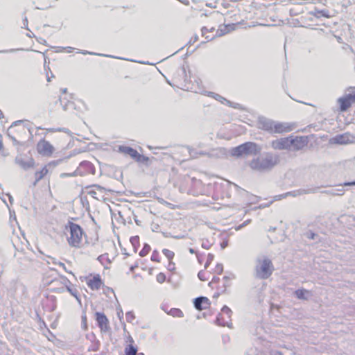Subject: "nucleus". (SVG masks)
<instances>
[{
    "label": "nucleus",
    "mask_w": 355,
    "mask_h": 355,
    "mask_svg": "<svg viewBox=\"0 0 355 355\" xmlns=\"http://www.w3.org/2000/svg\"><path fill=\"white\" fill-rule=\"evenodd\" d=\"M279 162V157L277 155L268 153L253 159L250 162V166L253 170L264 172L271 170Z\"/></svg>",
    "instance_id": "obj_1"
},
{
    "label": "nucleus",
    "mask_w": 355,
    "mask_h": 355,
    "mask_svg": "<svg viewBox=\"0 0 355 355\" xmlns=\"http://www.w3.org/2000/svg\"><path fill=\"white\" fill-rule=\"evenodd\" d=\"M274 266L272 261L266 256H261L256 259L254 268L255 277L260 279H266L272 274Z\"/></svg>",
    "instance_id": "obj_2"
},
{
    "label": "nucleus",
    "mask_w": 355,
    "mask_h": 355,
    "mask_svg": "<svg viewBox=\"0 0 355 355\" xmlns=\"http://www.w3.org/2000/svg\"><path fill=\"white\" fill-rule=\"evenodd\" d=\"M261 148L254 142H245L236 147L232 148L230 153L234 157L255 155L260 153Z\"/></svg>",
    "instance_id": "obj_3"
},
{
    "label": "nucleus",
    "mask_w": 355,
    "mask_h": 355,
    "mask_svg": "<svg viewBox=\"0 0 355 355\" xmlns=\"http://www.w3.org/2000/svg\"><path fill=\"white\" fill-rule=\"evenodd\" d=\"M69 229L70 232V236L68 238L69 244L72 247L79 248L83 234V229L73 223H69Z\"/></svg>",
    "instance_id": "obj_4"
},
{
    "label": "nucleus",
    "mask_w": 355,
    "mask_h": 355,
    "mask_svg": "<svg viewBox=\"0 0 355 355\" xmlns=\"http://www.w3.org/2000/svg\"><path fill=\"white\" fill-rule=\"evenodd\" d=\"M232 313V310L228 306H224L221 309V313L216 318L217 324L220 326L231 327Z\"/></svg>",
    "instance_id": "obj_5"
},
{
    "label": "nucleus",
    "mask_w": 355,
    "mask_h": 355,
    "mask_svg": "<svg viewBox=\"0 0 355 355\" xmlns=\"http://www.w3.org/2000/svg\"><path fill=\"white\" fill-rule=\"evenodd\" d=\"M354 137L349 133L337 135L329 139L331 144L345 145L354 142Z\"/></svg>",
    "instance_id": "obj_6"
},
{
    "label": "nucleus",
    "mask_w": 355,
    "mask_h": 355,
    "mask_svg": "<svg viewBox=\"0 0 355 355\" xmlns=\"http://www.w3.org/2000/svg\"><path fill=\"white\" fill-rule=\"evenodd\" d=\"M291 150H299L302 149L308 144L307 137L304 136H290Z\"/></svg>",
    "instance_id": "obj_7"
},
{
    "label": "nucleus",
    "mask_w": 355,
    "mask_h": 355,
    "mask_svg": "<svg viewBox=\"0 0 355 355\" xmlns=\"http://www.w3.org/2000/svg\"><path fill=\"white\" fill-rule=\"evenodd\" d=\"M37 152L43 156H51L54 150L53 146L47 141L42 139L37 145Z\"/></svg>",
    "instance_id": "obj_8"
},
{
    "label": "nucleus",
    "mask_w": 355,
    "mask_h": 355,
    "mask_svg": "<svg viewBox=\"0 0 355 355\" xmlns=\"http://www.w3.org/2000/svg\"><path fill=\"white\" fill-rule=\"evenodd\" d=\"M290 137L274 140L271 142V146L276 150H291Z\"/></svg>",
    "instance_id": "obj_9"
},
{
    "label": "nucleus",
    "mask_w": 355,
    "mask_h": 355,
    "mask_svg": "<svg viewBox=\"0 0 355 355\" xmlns=\"http://www.w3.org/2000/svg\"><path fill=\"white\" fill-rule=\"evenodd\" d=\"M15 162L24 170L33 168L35 165V161L33 158L25 159L21 156H17L15 158Z\"/></svg>",
    "instance_id": "obj_10"
},
{
    "label": "nucleus",
    "mask_w": 355,
    "mask_h": 355,
    "mask_svg": "<svg viewBox=\"0 0 355 355\" xmlns=\"http://www.w3.org/2000/svg\"><path fill=\"white\" fill-rule=\"evenodd\" d=\"M96 320L102 331H107L110 329L109 321L104 313L96 312Z\"/></svg>",
    "instance_id": "obj_11"
},
{
    "label": "nucleus",
    "mask_w": 355,
    "mask_h": 355,
    "mask_svg": "<svg viewBox=\"0 0 355 355\" xmlns=\"http://www.w3.org/2000/svg\"><path fill=\"white\" fill-rule=\"evenodd\" d=\"M272 133L282 134L293 130V126L288 123L275 121Z\"/></svg>",
    "instance_id": "obj_12"
},
{
    "label": "nucleus",
    "mask_w": 355,
    "mask_h": 355,
    "mask_svg": "<svg viewBox=\"0 0 355 355\" xmlns=\"http://www.w3.org/2000/svg\"><path fill=\"white\" fill-rule=\"evenodd\" d=\"M258 124L259 128L266 130L270 133H272L275 121L262 117L259 118Z\"/></svg>",
    "instance_id": "obj_13"
},
{
    "label": "nucleus",
    "mask_w": 355,
    "mask_h": 355,
    "mask_svg": "<svg viewBox=\"0 0 355 355\" xmlns=\"http://www.w3.org/2000/svg\"><path fill=\"white\" fill-rule=\"evenodd\" d=\"M209 300L206 297H198L194 299L193 305L197 310L201 311L209 307Z\"/></svg>",
    "instance_id": "obj_14"
},
{
    "label": "nucleus",
    "mask_w": 355,
    "mask_h": 355,
    "mask_svg": "<svg viewBox=\"0 0 355 355\" xmlns=\"http://www.w3.org/2000/svg\"><path fill=\"white\" fill-rule=\"evenodd\" d=\"M119 150L125 155H130L132 158L136 159L137 161H140L141 159V155H139L135 149L131 147L121 146L119 147Z\"/></svg>",
    "instance_id": "obj_15"
},
{
    "label": "nucleus",
    "mask_w": 355,
    "mask_h": 355,
    "mask_svg": "<svg viewBox=\"0 0 355 355\" xmlns=\"http://www.w3.org/2000/svg\"><path fill=\"white\" fill-rule=\"evenodd\" d=\"M318 188H310L307 189H301L285 193V196L296 197L304 194L314 193H316Z\"/></svg>",
    "instance_id": "obj_16"
},
{
    "label": "nucleus",
    "mask_w": 355,
    "mask_h": 355,
    "mask_svg": "<svg viewBox=\"0 0 355 355\" xmlns=\"http://www.w3.org/2000/svg\"><path fill=\"white\" fill-rule=\"evenodd\" d=\"M102 284L103 283L99 275L94 276L87 282L88 286L92 290H98Z\"/></svg>",
    "instance_id": "obj_17"
},
{
    "label": "nucleus",
    "mask_w": 355,
    "mask_h": 355,
    "mask_svg": "<svg viewBox=\"0 0 355 355\" xmlns=\"http://www.w3.org/2000/svg\"><path fill=\"white\" fill-rule=\"evenodd\" d=\"M205 94L208 96H211L212 98H215L216 100L221 102L223 104L226 103L231 107H237L236 106L233 105L232 102H230V101H228L227 99H226L225 98L223 97L222 96H220L218 94H216V93H214L211 92H205Z\"/></svg>",
    "instance_id": "obj_18"
},
{
    "label": "nucleus",
    "mask_w": 355,
    "mask_h": 355,
    "mask_svg": "<svg viewBox=\"0 0 355 355\" xmlns=\"http://www.w3.org/2000/svg\"><path fill=\"white\" fill-rule=\"evenodd\" d=\"M49 173V170L46 166H44L40 171L35 173V180L33 182V186H35L37 182L41 180L44 176Z\"/></svg>",
    "instance_id": "obj_19"
},
{
    "label": "nucleus",
    "mask_w": 355,
    "mask_h": 355,
    "mask_svg": "<svg viewBox=\"0 0 355 355\" xmlns=\"http://www.w3.org/2000/svg\"><path fill=\"white\" fill-rule=\"evenodd\" d=\"M338 103L340 105V110L342 112L346 111L352 105V103L344 96L339 98Z\"/></svg>",
    "instance_id": "obj_20"
},
{
    "label": "nucleus",
    "mask_w": 355,
    "mask_h": 355,
    "mask_svg": "<svg viewBox=\"0 0 355 355\" xmlns=\"http://www.w3.org/2000/svg\"><path fill=\"white\" fill-rule=\"evenodd\" d=\"M341 185L342 184L340 185V187H341L340 188L331 190H325L323 191L322 193L330 196H343L345 193V190L343 188V186Z\"/></svg>",
    "instance_id": "obj_21"
},
{
    "label": "nucleus",
    "mask_w": 355,
    "mask_h": 355,
    "mask_svg": "<svg viewBox=\"0 0 355 355\" xmlns=\"http://www.w3.org/2000/svg\"><path fill=\"white\" fill-rule=\"evenodd\" d=\"M309 293V291L305 289H297L295 291V296L300 300H307Z\"/></svg>",
    "instance_id": "obj_22"
},
{
    "label": "nucleus",
    "mask_w": 355,
    "mask_h": 355,
    "mask_svg": "<svg viewBox=\"0 0 355 355\" xmlns=\"http://www.w3.org/2000/svg\"><path fill=\"white\" fill-rule=\"evenodd\" d=\"M166 313L173 317L182 318L184 316L183 312L180 309L176 308H172Z\"/></svg>",
    "instance_id": "obj_23"
},
{
    "label": "nucleus",
    "mask_w": 355,
    "mask_h": 355,
    "mask_svg": "<svg viewBox=\"0 0 355 355\" xmlns=\"http://www.w3.org/2000/svg\"><path fill=\"white\" fill-rule=\"evenodd\" d=\"M137 347L133 346L132 344L128 345L125 348V354L124 355H137Z\"/></svg>",
    "instance_id": "obj_24"
},
{
    "label": "nucleus",
    "mask_w": 355,
    "mask_h": 355,
    "mask_svg": "<svg viewBox=\"0 0 355 355\" xmlns=\"http://www.w3.org/2000/svg\"><path fill=\"white\" fill-rule=\"evenodd\" d=\"M67 291L71 295H73V297H75V298L76 299V300L78 301V302L81 304V300L80 299V297H78V290L76 288H71L70 286H67Z\"/></svg>",
    "instance_id": "obj_25"
},
{
    "label": "nucleus",
    "mask_w": 355,
    "mask_h": 355,
    "mask_svg": "<svg viewBox=\"0 0 355 355\" xmlns=\"http://www.w3.org/2000/svg\"><path fill=\"white\" fill-rule=\"evenodd\" d=\"M23 123V121H15L14 123H12V124L11 125V126L8 128V135L10 137V139H12V141H13V143L15 144H17V141L16 140V139L14 137H11L10 135V132L12 130V129L14 128V127H15L16 125H19V124H21Z\"/></svg>",
    "instance_id": "obj_26"
},
{
    "label": "nucleus",
    "mask_w": 355,
    "mask_h": 355,
    "mask_svg": "<svg viewBox=\"0 0 355 355\" xmlns=\"http://www.w3.org/2000/svg\"><path fill=\"white\" fill-rule=\"evenodd\" d=\"M80 53L83 54V55L90 54V55H98V56L111 57V58H117V59H122L121 58H119V57H114V56H112V55L102 54V53H92V52H89V51H81Z\"/></svg>",
    "instance_id": "obj_27"
},
{
    "label": "nucleus",
    "mask_w": 355,
    "mask_h": 355,
    "mask_svg": "<svg viewBox=\"0 0 355 355\" xmlns=\"http://www.w3.org/2000/svg\"><path fill=\"white\" fill-rule=\"evenodd\" d=\"M150 250V246L148 244H145L144 248H142V250L140 251L139 255L142 257H145L146 255H147L148 254Z\"/></svg>",
    "instance_id": "obj_28"
},
{
    "label": "nucleus",
    "mask_w": 355,
    "mask_h": 355,
    "mask_svg": "<svg viewBox=\"0 0 355 355\" xmlns=\"http://www.w3.org/2000/svg\"><path fill=\"white\" fill-rule=\"evenodd\" d=\"M189 155L192 158H197L198 155H205V153L204 152H197L196 150L193 149H189Z\"/></svg>",
    "instance_id": "obj_29"
},
{
    "label": "nucleus",
    "mask_w": 355,
    "mask_h": 355,
    "mask_svg": "<svg viewBox=\"0 0 355 355\" xmlns=\"http://www.w3.org/2000/svg\"><path fill=\"white\" fill-rule=\"evenodd\" d=\"M345 98H346L348 101H349L352 103H355V92H352L348 94H346L343 96Z\"/></svg>",
    "instance_id": "obj_30"
},
{
    "label": "nucleus",
    "mask_w": 355,
    "mask_h": 355,
    "mask_svg": "<svg viewBox=\"0 0 355 355\" xmlns=\"http://www.w3.org/2000/svg\"><path fill=\"white\" fill-rule=\"evenodd\" d=\"M163 254L168 258V259L171 260L174 257V252L168 250V249H164L163 250Z\"/></svg>",
    "instance_id": "obj_31"
},
{
    "label": "nucleus",
    "mask_w": 355,
    "mask_h": 355,
    "mask_svg": "<svg viewBox=\"0 0 355 355\" xmlns=\"http://www.w3.org/2000/svg\"><path fill=\"white\" fill-rule=\"evenodd\" d=\"M135 316L132 311H128L125 314V319L128 322H132V321L135 320Z\"/></svg>",
    "instance_id": "obj_32"
},
{
    "label": "nucleus",
    "mask_w": 355,
    "mask_h": 355,
    "mask_svg": "<svg viewBox=\"0 0 355 355\" xmlns=\"http://www.w3.org/2000/svg\"><path fill=\"white\" fill-rule=\"evenodd\" d=\"M156 279L159 283H163L166 280V275L164 273L160 272L157 275Z\"/></svg>",
    "instance_id": "obj_33"
},
{
    "label": "nucleus",
    "mask_w": 355,
    "mask_h": 355,
    "mask_svg": "<svg viewBox=\"0 0 355 355\" xmlns=\"http://www.w3.org/2000/svg\"><path fill=\"white\" fill-rule=\"evenodd\" d=\"M214 256L212 254H209L207 256V259L205 265V268H207L210 263L213 261Z\"/></svg>",
    "instance_id": "obj_34"
},
{
    "label": "nucleus",
    "mask_w": 355,
    "mask_h": 355,
    "mask_svg": "<svg viewBox=\"0 0 355 355\" xmlns=\"http://www.w3.org/2000/svg\"><path fill=\"white\" fill-rule=\"evenodd\" d=\"M158 257H159V254L158 252L155 250L153 254H152V256H151V260L153 261H157V262H159V260L158 259Z\"/></svg>",
    "instance_id": "obj_35"
},
{
    "label": "nucleus",
    "mask_w": 355,
    "mask_h": 355,
    "mask_svg": "<svg viewBox=\"0 0 355 355\" xmlns=\"http://www.w3.org/2000/svg\"><path fill=\"white\" fill-rule=\"evenodd\" d=\"M216 272L221 274L223 271V266L221 263H218L216 266Z\"/></svg>",
    "instance_id": "obj_36"
},
{
    "label": "nucleus",
    "mask_w": 355,
    "mask_h": 355,
    "mask_svg": "<svg viewBox=\"0 0 355 355\" xmlns=\"http://www.w3.org/2000/svg\"><path fill=\"white\" fill-rule=\"evenodd\" d=\"M198 278L201 281H205L207 279L205 278V273L203 270H200L198 274Z\"/></svg>",
    "instance_id": "obj_37"
},
{
    "label": "nucleus",
    "mask_w": 355,
    "mask_h": 355,
    "mask_svg": "<svg viewBox=\"0 0 355 355\" xmlns=\"http://www.w3.org/2000/svg\"><path fill=\"white\" fill-rule=\"evenodd\" d=\"M81 320H82V324L84 327V329H86L87 328V316L85 314L82 315Z\"/></svg>",
    "instance_id": "obj_38"
},
{
    "label": "nucleus",
    "mask_w": 355,
    "mask_h": 355,
    "mask_svg": "<svg viewBox=\"0 0 355 355\" xmlns=\"http://www.w3.org/2000/svg\"><path fill=\"white\" fill-rule=\"evenodd\" d=\"M53 263L58 265L59 266L62 267L65 271H67L66 267L64 263L60 262V261H56L55 259H53Z\"/></svg>",
    "instance_id": "obj_39"
},
{
    "label": "nucleus",
    "mask_w": 355,
    "mask_h": 355,
    "mask_svg": "<svg viewBox=\"0 0 355 355\" xmlns=\"http://www.w3.org/2000/svg\"><path fill=\"white\" fill-rule=\"evenodd\" d=\"M286 197H287V196H285V193H284V194H282V195L275 196L274 197V200H282L283 198H285Z\"/></svg>",
    "instance_id": "obj_40"
},
{
    "label": "nucleus",
    "mask_w": 355,
    "mask_h": 355,
    "mask_svg": "<svg viewBox=\"0 0 355 355\" xmlns=\"http://www.w3.org/2000/svg\"><path fill=\"white\" fill-rule=\"evenodd\" d=\"M270 355H283V354L277 350H271L270 352Z\"/></svg>",
    "instance_id": "obj_41"
},
{
    "label": "nucleus",
    "mask_w": 355,
    "mask_h": 355,
    "mask_svg": "<svg viewBox=\"0 0 355 355\" xmlns=\"http://www.w3.org/2000/svg\"><path fill=\"white\" fill-rule=\"evenodd\" d=\"M341 186H355V180L352 182H346L343 183Z\"/></svg>",
    "instance_id": "obj_42"
},
{
    "label": "nucleus",
    "mask_w": 355,
    "mask_h": 355,
    "mask_svg": "<svg viewBox=\"0 0 355 355\" xmlns=\"http://www.w3.org/2000/svg\"><path fill=\"white\" fill-rule=\"evenodd\" d=\"M198 35H195V36L193 37V38H191V39L190 40V41L189 42V44H190V45H191V44H193L194 42H196L198 40Z\"/></svg>",
    "instance_id": "obj_43"
},
{
    "label": "nucleus",
    "mask_w": 355,
    "mask_h": 355,
    "mask_svg": "<svg viewBox=\"0 0 355 355\" xmlns=\"http://www.w3.org/2000/svg\"><path fill=\"white\" fill-rule=\"evenodd\" d=\"M126 342H129L130 344H132V345L134 343V340H133V338H132V336L130 335H128V336L127 337Z\"/></svg>",
    "instance_id": "obj_44"
},
{
    "label": "nucleus",
    "mask_w": 355,
    "mask_h": 355,
    "mask_svg": "<svg viewBox=\"0 0 355 355\" xmlns=\"http://www.w3.org/2000/svg\"><path fill=\"white\" fill-rule=\"evenodd\" d=\"M16 49H10V50H3V51H0V53H12V52H14L15 51Z\"/></svg>",
    "instance_id": "obj_45"
},
{
    "label": "nucleus",
    "mask_w": 355,
    "mask_h": 355,
    "mask_svg": "<svg viewBox=\"0 0 355 355\" xmlns=\"http://www.w3.org/2000/svg\"><path fill=\"white\" fill-rule=\"evenodd\" d=\"M245 227V226L243 225V223H242V224H241V225H239L236 226V227H235V230H236V231H238V230H241V229H242L243 227Z\"/></svg>",
    "instance_id": "obj_46"
},
{
    "label": "nucleus",
    "mask_w": 355,
    "mask_h": 355,
    "mask_svg": "<svg viewBox=\"0 0 355 355\" xmlns=\"http://www.w3.org/2000/svg\"><path fill=\"white\" fill-rule=\"evenodd\" d=\"M28 26V19L26 17L24 20V23H23V28H26V26Z\"/></svg>",
    "instance_id": "obj_47"
},
{
    "label": "nucleus",
    "mask_w": 355,
    "mask_h": 355,
    "mask_svg": "<svg viewBox=\"0 0 355 355\" xmlns=\"http://www.w3.org/2000/svg\"><path fill=\"white\" fill-rule=\"evenodd\" d=\"M9 198V201L12 204L13 202V198L12 197V196L10 194V193H7L6 194Z\"/></svg>",
    "instance_id": "obj_48"
},
{
    "label": "nucleus",
    "mask_w": 355,
    "mask_h": 355,
    "mask_svg": "<svg viewBox=\"0 0 355 355\" xmlns=\"http://www.w3.org/2000/svg\"><path fill=\"white\" fill-rule=\"evenodd\" d=\"M117 314H118V317H119V319L121 320V318H122V316H123V313L122 310H120V311H119V312L117 313Z\"/></svg>",
    "instance_id": "obj_49"
},
{
    "label": "nucleus",
    "mask_w": 355,
    "mask_h": 355,
    "mask_svg": "<svg viewBox=\"0 0 355 355\" xmlns=\"http://www.w3.org/2000/svg\"><path fill=\"white\" fill-rule=\"evenodd\" d=\"M221 245V248H222L223 249H224L225 248H226V247H227V242H223V243H221V245Z\"/></svg>",
    "instance_id": "obj_50"
},
{
    "label": "nucleus",
    "mask_w": 355,
    "mask_h": 355,
    "mask_svg": "<svg viewBox=\"0 0 355 355\" xmlns=\"http://www.w3.org/2000/svg\"><path fill=\"white\" fill-rule=\"evenodd\" d=\"M168 268L169 270H173L174 269V264L172 263L171 262L169 263V265H168Z\"/></svg>",
    "instance_id": "obj_51"
},
{
    "label": "nucleus",
    "mask_w": 355,
    "mask_h": 355,
    "mask_svg": "<svg viewBox=\"0 0 355 355\" xmlns=\"http://www.w3.org/2000/svg\"><path fill=\"white\" fill-rule=\"evenodd\" d=\"M219 280V278L218 277H214L213 279H212V282H216ZM211 284V282L209 283V284Z\"/></svg>",
    "instance_id": "obj_52"
},
{
    "label": "nucleus",
    "mask_w": 355,
    "mask_h": 355,
    "mask_svg": "<svg viewBox=\"0 0 355 355\" xmlns=\"http://www.w3.org/2000/svg\"><path fill=\"white\" fill-rule=\"evenodd\" d=\"M71 175H73V174L63 173V174L61 175V177L71 176Z\"/></svg>",
    "instance_id": "obj_53"
},
{
    "label": "nucleus",
    "mask_w": 355,
    "mask_h": 355,
    "mask_svg": "<svg viewBox=\"0 0 355 355\" xmlns=\"http://www.w3.org/2000/svg\"><path fill=\"white\" fill-rule=\"evenodd\" d=\"M250 223V220H247L245 221H244L243 223L245 226H246L247 225H248L249 223Z\"/></svg>",
    "instance_id": "obj_54"
},
{
    "label": "nucleus",
    "mask_w": 355,
    "mask_h": 355,
    "mask_svg": "<svg viewBox=\"0 0 355 355\" xmlns=\"http://www.w3.org/2000/svg\"><path fill=\"white\" fill-rule=\"evenodd\" d=\"M189 252L191 253V254L196 253V251L193 248H189Z\"/></svg>",
    "instance_id": "obj_55"
},
{
    "label": "nucleus",
    "mask_w": 355,
    "mask_h": 355,
    "mask_svg": "<svg viewBox=\"0 0 355 355\" xmlns=\"http://www.w3.org/2000/svg\"><path fill=\"white\" fill-rule=\"evenodd\" d=\"M3 143H2V141L0 140V151H1V150L3 149Z\"/></svg>",
    "instance_id": "obj_56"
},
{
    "label": "nucleus",
    "mask_w": 355,
    "mask_h": 355,
    "mask_svg": "<svg viewBox=\"0 0 355 355\" xmlns=\"http://www.w3.org/2000/svg\"><path fill=\"white\" fill-rule=\"evenodd\" d=\"M137 239H138V237H134V238H132V239H131V242H132V243H134L135 241H136V240H137Z\"/></svg>",
    "instance_id": "obj_57"
},
{
    "label": "nucleus",
    "mask_w": 355,
    "mask_h": 355,
    "mask_svg": "<svg viewBox=\"0 0 355 355\" xmlns=\"http://www.w3.org/2000/svg\"><path fill=\"white\" fill-rule=\"evenodd\" d=\"M207 31V28L203 27V28H202V34H205V33Z\"/></svg>",
    "instance_id": "obj_58"
},
{
    "label": "nucleus",
    "mask_w": 355,
    "mask_h": 355,
    "mask_svg": "<svg viewBox=\"0 0 355 355\" xmlns=\"http://www.w3.org/2000/svg\"><path fill=\"white\" fill-rule=\"evenodd\" d=\"M3 112L2 111L0 110V119L3 118Z\"/></svg>",
    "instance_id": "obj_59"
},
{
    "label": "nucleus",
    "mask_w": 355,
    "mask_h": 355,
    "mask_svg": "<svg viewBox=\"0 0 355 355\" xmlns=\"http://www.w3.org/2000/svg\"><path fill=\"white\" fill-rule=\"evenodd\" d=\"M1 199L2 200V201L8 206L7 203H6V201L5 199L1 198Z\"/></svg>",
    "instance_id": "obj_60"
},
{
    "label": "nucleus",
    "mask_w": 355,
    "mask_h": 355,
    "mask_svg": "<svg viewBox=\"0 0 355 355\" xmlns=\"http://www.w3.org/2000/svg\"><path fill=\"white\" fill-rule=\"evenodd\" d=\"M223 279H224L225 280H228V279H229V277H228L227 276H225V277H223Z\"/></svg>",
    "instance_id": "obj_61"
},
{
    "label": "nucleus",
    "mask_w": 355,
    "mask_h": 355,
    "mask_svg": "<svg viewBox=\"0 0 355 355\" xmlns=\"http://www.w3.org/2000/svg\"><path fill=\"white\" fill-rule=\"evenodd\" d=\"M68 49H69V51H68V52H71V49H73V48H71V47H68Z\"/></svg>",
    "instance_id": "obj_62"
},
{
    "label": "nucleus",
    "mask_w": 355,
    "mask_h": 355,
    "mask_svg": "<svg viewBox=\"0 0 355 355\" xmlns=\"http://www.w3.org/2000/svg\"><path fill=\"white\" fill-rule=\"evenodd\" d=\"M223 34H225V33H218V35L219 36H220V35H223Z\"/></svg>",
    "instance_id": "obj_63"
},
{
    "label": "nucleus",
    "mask_w": 355,
    "mask_h": 355,
    "mask_svg": "<svg viewBox=\"0 0 355 355\" xmlns=\"http://www.w3.org/2000/svg\"><path fill=\"white\" fill-rule=\"evenodd\" d=\"M202 248H205V247H206V245L202 244Z\"/></svg>",
    "instance_id": "obj_64"
}]
</instances>
